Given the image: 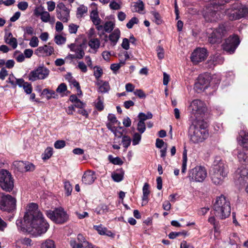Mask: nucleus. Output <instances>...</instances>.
<instances>
[{
	"label": "nucleus",
	"instance_id": "nucleus-30",
	"mask_svg": "<svg viewBox=\"0 0 248 248\" xmlns=\"http://www.w3.org/2000/svg\"><path fill=\"white\" fill-rule=\"evenodd\" d=\"M43 94L46 95L47 99L49 100L51 98H57L58 95L53 90H50L48 89H45L42 92Z\"/></svg>",
	"mask_w": 248,
	"mask_h": 248
},
{
	"label": "nucleus",
	"instance_id": "nucleus-10",
	"mask_svg": "<svg viewBox=\"0 0 248 248\" xmlns=\"http://www.w3.org/2000/svg\"><path fill=\"white\" fill-rule=\"evenodd\" d=\"M16 201L9 194H3L0 201V208L3 211L12 212L16 209Z\"/></svg>",
	"mask_w": 248,
	"mask_h": 248
},
{
	"label": "nucleus",
	"instance_id": "nucleus-20",
	"mask_svg": "<svg viewBox=\"0 0 248 248\" xmlns=\"http://www.w3.org/2000/svg\"><path fill=\"white\" fill-rule=\"evenodd\" d=\"M237 140L239 145L248 149V132L244 130L240 131L237 138Z\"/></svg>",
	"mask_w": 248,
	"mask_h": 248
},
{
	"label": "nucleus",
	"instance_id": "nucleus-13",
	"mask_svg": "<svg viewBox=\"0 0 248 248\" xmlns=\"http://www.w3.org/2000/svg\"><path fill=\"white\" fill-rule=\"evenodd\" d=\"M240 40L237 35H233L230 36L223 44V48L230 54L233 53L236 47L240 44Z\"/></svg>",
	"mask_w": 248,
	"mask_h": 248
},
{
	"label": "nucleus",
	"instance_id": "nucleus-45",
	"mask_svg": "<svg viewBox=\"0 0 248 248\" xmlns=\"http://www.w3.org/2000/svg\"><path fill=\"white\" fill-rule=\"evenodd\" d=\"M95 107L98 111H102L104 109L103 101L101 99L100 96L98 97L97 102L95 103Z\"/></svg>",
	"mask_w": 248,
	"mask_h": 248
},
{
	"label": "nucleus",
	"instance_id": "nucleus-54",
	"mask_svg": "<svg viewBox=\"0 0 248 248\" xmlns=\"http://www.w3.org/2000/svg\"><path fill=\"white\" fill-rule=\"evenodd\" d=\"M78 67L80 71L83 73H86L87 72V66L82 61H79L78 62Z\"/></svg>",
	"mask_w": 248,
	"mask_h": 248
},
{
	"label": "nucleus",
	"instance_id": "nucleus-47",
	"mask_svg": "<svg viewBox=\"0 0 248 248\" xmlns=\"http://www.w3.org/2000/svg\"><path fill=\"white\" fill-rule=\"evenodd\" d=\"M131 140L130 138L128 136H124L122 139V143L123 146L125 148H127L130 145Z\"/></svg>",
	"mask_w": 248,
	"mask_h": 248
},
{
	"label": "nucleus",
	"instance_id": "nucleus-51",
	"mask_svg": "<svg viewBox=\"0 0 248 248\" xmlns=\"http://www.w3.org/2000/svg\"><path fill=\"white\" fill-rule=\"evenodd\" d=\"M141 135L140 133H136L134 134L132 140V143L134 145H137L141 140Z\"/></svg>",
	"mask_w": 248,
	"mask_h": 248
},
{
	"label": "nucleus",
	"instance_id": "nucleus-32",
	"mask_svg": "<svg viewBox=\"0 0 248 248\" xmlns=\"http://www.w3.org/2000/svg\"><path fill=\"white\" fill-rule=\"evenodd\" d=\"M219 59L218 56L214 55L210 57L207 63L208 64V67L212 68L217 63V60Z\"/></svg>",
	"mask_w": 248,
	"mask_h": 248
},
{
	"label": "nucleus",
	"instance_id": "nucleus-53",
	"mask_svg": "<svg viewBox=\"0 0 248 248\" xmlns=\"http://www.w3.org/2000/svg\"><path fill=\"white\" fill-rule=\"evenodd\" d=\"M157 51V57L159 59H162L164 57V50L161 46H158L156 49Z\"/></svg>",
	"mask_w": 248,
	"mask_h": 248
},
{
	"label": "nucleus",
	"instance_id": "nucleus-1",
	"mask_svg": "<svg viewBox=\"0 0 248 248\" xmlns=\"http://www.w3.org/2000/svg\"><path fill=\"white\" fill-rule=\"evenodd\" d=\"M16 224L22 231L36 236L45 233L49 226L38 210L37 204L34 203L29 205L23 221L17 220Z\"/></svg>",
	"mask_w": 248,
	"mask_h": 248
},
{
	"label": "nucleus",
	"instance_id": "nucleus-15",
	"mask_svg": "<svg viewBox=\"0 0 248 248\" xmlns=\"http://www.w3.org/2000/svg\"><path fill=\"white\" fill-rule=\"evenodd\" d=\"M49 71L46 67L40 66L31 71L29 75V79L31 81L46 78L48 75Z\"/></svg>",
	"mask_w": 248,
	"mask_h": 248
},
{
	"label": "nucleus",
	"instance_id": "nucleus-40",
	"mask_svg": "<svg viewBox=\"0 0 248 248\" xmlns=\"http://www.w3.org/2000/svg\"><path fill=\"white\" fill-rule=\"evenodd\" d=\"M53 154V149L51 147H47L45 151L44 154L43 155L42 158L44 160L49 159Z\"/></svg>",
	"mask_w": 248,
	"mask_h": 248
},
{
	"label": "nucleus",
	"instance_id": "nucleus-27",
	"mask_svg": "<svg viewBox=\"0 0 248 248\" xmlns=\"http://www.w3.org/2000/svg\"><path fill=\"white\" fill-rule=\"evenodd\" d=\"M143 196H142V201L143 202H145L146 203L148 202V196L150 194V191L149 190V185L148 183H146L144 184L143 188Z\"/></svg>",
	"mask_w": 248,
	"mask_h": 248
},
{
	"label": "nucleus",
	"instance_id": "nucleus-43",
	"mask_svg": "<svg viewBox=\"0 0 248 248\" xmlns=\"http://www.w3.org/2000/svg\"><path fill=\"white\" fill-rule=\"evenodd\" d=\"M87 7L84 5L80 6L77 9V15L78 17H81L84 14L87 12Z\"/></svg>",
	"mask_w": 248,
	"mask_h": 248
},
{
	"label": "nucleus",
	"instance_id": "nucleus-55",
	"mask_svg": "<svg viewBox=\"0 0 248 248\" xmlns=\"http://www.w3.org/2000/svg\"><path fill=\"white\" fill-rule=\"evenodd\" d=\"M186 232H171L169 234V237L170 239H174L176 238L177 236H179L180 235H186Z\"/></svg>",
	"mask_w": 248,
	"mask_h": 248
},
{
	"label": "nucleus",
	"instance_id": "nucleus-11",
	"mask_svg": "<svg viewBox=\"0 0 248 248\" xmlns=\"http://www.w3.org/2000/svg\"><path fill=\"white\" fill-rule=\"evenodd\" d=\"M188 110L191 114L194 115L197 118L199 115L205 113L206 110V106L203 101L197 99L190 103Z\"/></svg>",
	"mask_w": 248,
	"mask_h": 248
},
{
	"label": "nucleus",
	"instance_id": "nucleus-36",
	"mask_svg": "<svg viewBox=\"0 0 248 248\" xmlns=\"http://www.w3.org/2000/svg\"><path fill=\"white\" fill-rule=\"evenodd\" d=\"M124 171H122L121 173L113 172L111 174V177L114 181L116 182H119L123 180L124 178Z\"/></svg>",
	"mask_w": 248,
	"mask_h": 248
},
{
	"label": "nucleus",
	"instance_id": "nucleus-7",
	"mask_svg": "<svg viewBox=\"0 0 248 248\" xmlns=\"http://www.w3.org/2000/svg\"><path fill=\"white\" fill-rule=\"evenodd\" d=\"M14 179L11 174L7 170H1L0 171V187L6 191H11L14 186Z\"/></svg>",
	"mask_w": 248,
	"mask_h": 248
},
{
	"label": "nucleus",
	"instance_id": "nucleus-50",
	"mask_svg": "<svg viewBox=\"0 0 248 248\" xmlns=\"http://www.w3.org/2000/svg\"><path fill=\"white\" fill-rule=\"evenodd\" d=\"M66 38L61 35H57L55 36V42L57 45H62L65 43Z\"/></svg>",
	"mask_w": 248,
	"mask_h": 248
},
{
	"label": "nucleus",
	"instance_id": "nucleus-16",
	"mask_svg": "<svg viewBox=\"0 0 248 248\" xmlns=\"http://www.w3.org/2000/svg\"><path fill=\"white\" fill-rule=\"evenodd\" d=\"M208 56L207 50L205 48H198L191 54V60L195 64L204 61Z\"/></svg>",
	"mask_w": 248,
	"mask_h": 248
},
{
	"label": "nucleus",
	"instance_id": "nucleus-62",
	"mask_svg": "<svg viewBox=\"0 0 248 248\" xmlns=\"http://www.w3.org/2000/svg\"><path fill=\"white\" fill-rule=\"evenodd\" d=\"M47 6V10L49 12H52L54 10L55 8H56V4L55 2L53 1H48L46 2Z\"/></svg>",
	"mask_w": 248,
	"mask_h": 248
},
{
	"label": "nucleus",
	"instance_id": "nucleus-49",
	"mask_svg": "<svg viewBox=\"0 0 248 248\" xmlns=\"http://www.w3.org/2000/svg\"><path fill=\"white\" fill-rule=\"evenodd\" d=\"M18 244H22L25 246H29L31 245V240L29 238H21L16 241Z\"/></svg>",
	"mask_w": 248,
	"mask_h": 248
},
{
	"label": "nucleus",
	"instance_id": "nucleus-52",
	"mask_svg": "<svg viewBox=\"0 0 248 248\" xmlns=\"http://www.w3.org/2000/svg\"><path fill=\"white\" fill-rule=\"evenodd\" d=\"M146 129L145 124L144 122L140 121L138 123L137 130L140 133L142 134Z\"/></svg>",
	"mask_w": 248,
	"mask_h": 248
},
{
	"label": "nucleus",
	"instance_id": "nucleus-24",
	"mask_svg": "<svg viewBox=\"0 0 248 248\" xmlns=\"http://www.w3.org/2000/svg\"><path fill=\"white\" fill-rule=\"evenodd\" d=\"M94 228L101 235H106L109 236L113 235V233L110 231H108L106 228L103 227L101 225L94 226Z\"/></svg>",
	"mask_w": 248,
	"mask_h": 248
},
{
	"label": "nucleus",
	"instance_id": "nucleus-4",
	"mask_svg": "<svg viewBox=\"0 0 248 248\" xmlns=\"http://www.w3.org/2000/svg\"><path fill=\"white\" fill-rule=\"evenodd\" d=\"M213 209L216 217L221 219L226 218L231 214L230 202L223 195L217 197L213 203Z\"/></svg>",
	"mask_w": 248,
	"mask_h": 248
},
{
	"label": "nucleus",
	"instance_id": "nucleus-44",
	"mask_svg": "<svg viewBox=\"0 0 248 248\" xmlns=\"http://www.w3.org/2000/svg\"><path fill=\"white\" fill-rule=\"evenodd\" d=\"M74 52L76 53L77 59H78L83 58L85 54L83 49L80 46H77Z\"/></svg>",
	"mask_w": 248,
	"mask_h": 248
},
{
	"label": "nucleus",
	"instance_id": "nucleus-38",
	"mask_svg": "<svg viewBox=\"0 0 248 248\" xmlns=\"http://www.w3.org/2000/svg\"><path fill=\"white\" fill-rule=\"evenodd\" d=\"M238 158L240 162H247L248 161V155L244 151H239L238 153Z\"/></svg>",
	"mask_w": 248,
	"mask_h": 248
},
{
	"label": "nucleus",
	"instance_id": "nucleus-12",
	"mask_svg": "<svg viewBox=\"0 0 248 248\" xmlns=\"http://www.w3.org/2000/svg\"><path fill=\"white\" fill-rule=\"evenodd\" d=\"M227 33V30L223 25L219 26L218 28L214 29L212 32L210 33L208 41L210 44H219L221 42L223 36Z\"/></svg>",
	"mask_w": 248,
	"mask_h": 248
},
{
	"label": "nucleus",
	"instance_id": "nucleus-19",
	"mask_svg": "<svg viewBox=\"0 0 248 248\" xmlns=\"http://www.w3.org/2000/svg\"><path fill=\"white\" fill-rule=\"evenodd\" d=\"M54 52L53 47L44 45L39 46L35 51V53L38 56H48L51 55Z\"/></svg>",
	"mask_w": 248,
	"mask_h": 248
},
{
	"label": "nucleus",
	"instance_id": "nucleus-14",
	"mask_svg": "<svg viewBox=\"0 0 248 248\" xmlns=\"http://www.w3.org/2000/svg\"><path fill=\"white\" fill-rule=\"evenodd\" d=\"M70 10L62 2H59L56 6L57 17L63 22H67L70 18Z\"/></svg>",
	"mask_w": 248,
	"mask_h": 248
},
{
	"label": "nucleus",
	"instance_id": "nucleus-9",
	"mask_svg": "<svg viewBox=\"0 0 248 248\" xmlns=\"http://www.w3.org/2000/svg\"><path fill=\"white\" fill-rule=\"evenodd\" d=\"M206 176L207 171L205 168L201 166H197L189 171L188 177L191 181L202 182Z\"/></svg>",
	"mask_w": 248,
	"mask_h": 248
},
{
	"label": "nucleus",
	"instance_id": "nucleus-3",
	"mask_svg": "<svg viewBox=\"0 0 248 248\" xmlns=\"http://www.w3.org/2000/svg\"><path fill=\"white\" fill-rule=\"evenodd\" d=\"M231 0H214L206 7L203 14L204 18L208 22L216 21L221 18L220 10H223L222 7L225 3Z\"/></svg>",
	"mask_w": 248,
	"mask_h": 248
},
{
	"label": "nucleus",
	"instance_id": "nucleus-59",
	"mask_svg": "<svg viewBox=\"0 0 248 248\" xmlns=\"http://www.w3.org/2000/svg\"><path fill=\"white\" fill-rule=\"evenodd\" d=\"M25 172L32 171L35 170V166L31 163L25 162Z\"/></svg>",
	"mask_w": 248,
	"mask_h": 248
},
{
	"label": "nucleus",
	"instance_id": "nucleus-60",
	"mask_svg": "<svg viewBox=\"0 0 248 248\" xmlns=\"http://www.w3.org/2000/svg\"><path fill=\"white\" fill-rule=\"evenodd\" d=\"M67 90V86L65 83H61L56 89V92L58 93H63Z\"/></svg>",
	"mask_w": 248,
	"mask_h": 248
},
{
	"label": "nucleus",
	"instance_id": "nucleus-56",
	"mask_svg": "<svg viewBox=\"0 0 248 248\" xmlns=\"http://www.w3.org/2000/svg\"><path fill=\"white\" fill-rule=\"evenodd\" d=\"M139 22L138 19L136 17H132L126 24V27L128 29H131L135 24H137Z\"/></svg>",
	"mask_w": 248,
	"mask_h": 248
},
{
	"label": "nucleus",
	"instance_id": "nucleus-58",
	"mask_svg": "<svg viewBox=\"0 0 248 248\" xmlns=\"http://www.w3.org/2000/svg\"><path fill=\"white\" fill-rule=\"evenodd\" d=\"M65 146V141L63 140H57L54 143V147L56 149H61Z\"/></svg>",
	"mask_w": 248,
	"mask_h": 248
},
{
	"label": "nucleus",
	"instance_id": "nucleus-8",
	"mask_svg": "<svg viewBox=\"0 0 248 248\" xmlns=\"http://www.w3.org/2000/svg\"><path fill=\"white\" fill-rule=\"evenodd\" d=\"M47 217L52 221L58 224H62L65 222L68 218L66 212L62 208H57L54 211H47Z\"/></svg>",
	"mask_w": 248,
	"mask_h": 248
},
{
	"label": "nucleus",
	"instance_id": "nucleus-37",
	"mask_svg": "<svg viewBox=\"0 0 248 248\" xmlns=\"http://www.w3.org/2000/svg\"><path fill=\"white\" fill-rule=\"evenodd\" d=\"M153 115L151 112H148L146 114L144 113L140 112L139 114L138 117L140 119V121L144 122L147 119H151Z\"/></svg>",
	"mask_w": 248,
	"mask_h": 248
},
{
	"label": "nucleus",
	"instance_id": "nucleus-18",
	"mask_svg": "<svg viewBox=\"0 0 248 248\" xmlns=\"http://www.w3.org/2000/svg\"><path fill=\"white\" fill-rule=\"evenodd\" d=\"M236 177L240 185L248 182V165L242 166L237 170Z\"/></svg>",
	"mask_w": 248,
	"mask_h": 248
},
{
	"label": "nucleus",
	"instance_id": "nucleus-61",
	"mask_svg": "<svg viewBox=\"0 0 248 248\" xmlns=\"http://www.w3.org/2000/svg\"><path fill=\"white\" fill-rule=\"evenodd\" d=\"M38 39L37 37L33 36L31 39L29 45L31 46L35 47L38 46Z\"/></svg>",
	"mask_w": 248,
	"mask_h": 248
},
{
	"label": "nucleus",
	"instance_id": "nucleus-63",
	"mask_svg": "<svg viewBox=\"0 0 248 248\" xmlns=\"http://www.w3.org/2000/svg\"><path fill=\"white\" fill-rule=\"evenodd\" d=\"M135 95L138 96L140 98H144L146 97V94L144 92L140 89H137L134 92Z\"/></svg>",
	"mask_w": 248,
	"mask_h": 248
},
{
	"label": "nucleus",
	"instance_id": "nucleus-46",
	"mask_svg": "<svg viewBox=\"0 0 248 248\" xmlns=\"http://www.w3.org/2000/svg\"><path fill=\"white\" fill-rule=\"evenodd\" d=\"M93 68L94 69V76L96 78V79H98L100 78L103 74V70L102 69L98 66H95L93 67Z\"/></svg>",
	"mask_w": 248,
	"mask_h": 248
},
{
	"label": "nucleus",
	"instance_id": "nucleus-22",
	"mask_svg": "<svg viewBox=\"0 0 248 248\" xmlns=\"http://www.w3.org/2000/svg\"><path fill=\"white\" fill-rule=\"evenodd\" d=\"M18 86L19 87H23L27 94H31L32 92V88L31 85L27 82H25L23 78H20L19 80Z\"/></svg>",
	"mask_w": 248,
	"mask_h": 248
},
{
	"label": "nucleus",
	"instance_id": "nucleus-6",
	"mask_svg": "<svg viewBox=\"0 0 248 248\" xmlns=\"http://www.w3.org/2000/svg\"><path fill=\"white\" fill-rule=\"evenodd\" d=\"M224 13L230 20L239 19L248 15V8L239 2L233 3Z\"/></svg>",
	"mask_w": 248,
	"mask_h": 248
},
{
	"label": "nucleus",
	"instance_id": "nucleus-28",
	"mask_svg": "<svg viewBox=\"0 0 248 248\" xmlns=\"http://www.w3.org/2000/svg\"><path fill=\"white\" fill-rule=\"evenodd\" d=\"M133 7H134L133 11L141 13L144 9V5L142 1L138 0L137 2L134 3Z\"/></svg>",
	"mask_w": 248,
	"mask_h": 248
},
{
	"label": "nucleus",
	"instance_id": "nucleus-48",
	"mask_svg": "<svg viewBox=\"0 0 248 248\" xmlns=\"http://www.w3.org/2000/svg\"><path fill=\"white\" fill-rule=\"evenodd\" d=\"M151 13L155 18L154 21L155 23L157 25L161 24L162 22V21L161 20V16L159 13L155 11L152 12Z\"/></svg>",
	"mask_w": 248,
	"mask_h": 248
},
{
	"label": "nucleus",
	"instance_id": "nucleus-25",
	"mask_svg": "<svg viewBox=\"0 0 248 248\" xmlns=\"http://www.w3.org/2000/svg\"><path fill=\"white\" fill-rule=\"evenodd\" d=\"M90 17L92 22L95 25L100 24L101 20L99 17L97 9L93 10L92 11Z\"/></svg>",
	"mask_w": 248,
	"mask_h": 248
},
{
	"label": "nucleus",
	"instance_id": "nucleus-57",
	"mask_svg": "<svg viewBox=\"0 0 248 248\" xmlns=\"http://www.w3.org/2000/svg\"><path fill=\"white\" fill-rule=\"evenodd\" d=\"M64 188L67 196H69L72 191V186L69 182H65L64 183Z\"/></svg>",
	"mask_w": 248,
	"mask_h": 248
},
{
	"label": "nucleus",
	"instance_id": "nucleus-29",
	"mask_svg": "<svg viewBox=\"0 0 248 248\" xmlns=\"http://www.w3.org/2000/svg\"><path fill=\"white\" fill-rule=\"evenodd\" d=\"M13 165L18 171L21 172H25V162L22 161H16L13 162Z\"/></svg>",
	"mask_w": 248,
	"mask_h": 248
},
{
	"label": "nucleus",
	"instance_id": "nucleus-34",
	"mask_svg": "<svg viewBox=\"0 0 248 248\" xmlns=\"http://www.w3.org/2000/svg\"><path fill=\"white\" fill-rule=\"evenodd\" d=\"M5 42L11 46L13 49H16L17 46V42L16 38H5Z\"/></svg>",
	"mask_w": 248,
	"mask_h": 248
},
{
	"label": "nucleus",
	"instance_id": "nucleus-33",
	"mask_svg": "<svg viewBox=\"0 0 248 248\" xmlns=\"http://www.w3.org/2000/svg\"><path fill=\"white\" fill-rule=\"evenodd\" d=\"M88 45L92 48L96 50L99 47L100 43L97 38H93L89 41Z\"/></svg>",
	"mask_w": 248,
	"mask_h": 248
},
{
	"label": "nucleus",
	"instance_id": "nucleus-2",
	"mask_svg": "<svg viewBox=\"0 0 248 248\" xmlns=\"http://www.w3.org/2000/svg\"><path fill=\"white\" fill-rule=\"evenodd\" d=\"M207 124L202 120H195L189 129L190 141L194 144L203 142L208 137Z\"/></svg>",
	"mask_w": 248,
	"mask_h": 248
},
{
	"label": "nucleus",
	"instance_id": "nucleus-42",
	"mask_svg": "<svg viewBox=\"0 0 248 248\" xmlns=\"http://www.w3.org/2000/svg\"><path fill=\"white\" fill-rule=\"evenodd\" d=\"M42 248H55L54 242L51 240H46L42 244Z\"/></svg>",
	"mask_w": 248,
	"mask_h": 248
},
{
	"label": "nucleus",
	"instance_id": "nucleus-23",
	"mask_svg": "<svg viewBox=\"0 0 248 248\" xmlns=\"http://www.w3.org/2000/svg\"><path fill=\"white\" fill-rule=\"evenodd\" d=\"M102 82V81H100L96 84L98 86V92L101 93H106L110 89L109 84L108 82L105 81L101 84V82Z\"/></svg>",
	"mask_w": 248,
	"mask_h": 248
},
{
	"label": "nucleus",
	"instance_id": "nucleus-26",
	"mask_svg": "<svg viewBox=\"0 0 248 248\" xmlns=\"http://www.w3.org/2000/svg\"><path fill=\"white\" fill-rule=\"evenodd\" d=\"M120 36V31L118 29H115L112 33L109 35V40L115 45L118 42Z\"/></svg>",
	"mask_w": 248,
	"mask_h": 248
},
{
	"label": "nucleus",
	"instance_id": "nucleus-17",
	"mask_svg": "<svg viewBox=\"0 0 248 248\" xmlns=\"http://www.w3.org/2000/svg\"><path fill=\"white\" fill-rule=\"evenodd\" d=\"M209 85V78L201 75L198 77V80L195 84L194 89L197 93H200L206 89Z\"/></svg>",
	"mask_w": 248,
	"mask_h": 248
},
{
	"label": "nucleus",
	"instance_id": "nucleus-64",
	"mask_svg": "<svg viewBox=\"0 0 248 248\" xmlns=\"http://www.w3.org/2000/svg\"><path fill=\"white\" fill-rule=\"evenodd\" d=\"M17 7L19 9L22 11H25L28 7V4L26 1H21L18 3Z\"/></svg>",
	"mask_w": 248,
	"mask_h": 248
},
{
	"label": "nucleus",
	"instance_id": "nucleus-39",
	"mask_svg": "<svg viewBox=\"0 0 248 248\" xmlns=\"http://www.w3.org/2000/svg\"><path fill=\"white\" fill-rule=\"evenodd\" d=\"M108 158L110 162L114 165H122L123 164V161L119 157L114 158L111 155H109Z\"/></svg>",
	"mask_w": 248,
	"mask_h": 248
},
{
	"label": "nucleus",
	"instance_id": "nucleus-41",
	"mask_svg": "<svg viewBox=\"0 0 248 248\" xmlns=\"http://www.w3.org/2000/svg\"><path fill=\"white\" fill-rule=\"evenodd\" d=\"M40 18L43 22H50V15L48 12L44 11L40 16Z\"/></svg>",
	"mask_w": 248,
	"mask_h": 248
},
{
	"label": "nucleus",
	"instance_id": "nucleus-35",
	"mask_svg": "<svg viewBox=\"0 0 248 248\" xmlns=\"http://www.w3.org/2000/svg\"><path fill=\"white\" fill-rule=\"evenodd\" d=\"M114 28V23L111 21L106 22L104 25V30L107 32H110Z\"/></svg>",
	"mask_w": 248,
	"mask_h": 248
},
{
	"label": "nucleus",
	"instance_id": "nucleus-31",
	"mask_svg": "<svg viewBox=\"0 0 248 248\" xmlns=\"http://www.w3.org/2000/svg\"><path fill=\"white\" fill-rule=\"evenodd\" d=\"M95 212L97 214H106L108 212V206L105 204H101L96 208Z\"/></svg>",
	"mask_w": 248,
	"mask_h": 248
},
{
	"label": "nucleus",
	"instance_id": "nucleus-5",
	"mask_svg": "<svg viewBox=\"0 0 248 248\" xmlns=\"http://www.w3.org/2000/svg\"><path fill=\"white\" fill-rule=\"evenodd\" d=\"M227 175V171L224 163L219 161L215 162L210 170L211 179L212 182L215 185H221L225 178Z\"/></svg>",
	"mask_w": 248,
	"mask_h": 248
},
{
	"label": "nucleus",
	"instance_id": "nucleus-21",
	"mask_svg": "<svg viewBox=\"0 0 248 248\" xmlns=\"http://www.w3.org/2000/svg\"><path fill=\"white\" fill-rule=\"evenodd\" d=\"M96 179L94 173L91 170L85 172L82 178V182L85 185H91Z\"/></svg>",
	"mask_w": 248,
	"mask_h": 248
}]
</instances>
